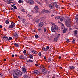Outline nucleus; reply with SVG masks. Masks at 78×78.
<instances>
[{"instance_id":"nucleus-1","label":"nucleus","mask_w":78,"mask_h":78,"mask_svg":"<svg viewBox=\"0 0 78 78\" xmlns=\"http://www.w3.org/2000/svg\"><path fill=\"white\" fill-rule=\"evenodd\" d=\"M58 26L56 25H52L51 28V30L52 32L55 33V30H58Z\"/></svg>"},{"instance_id":"nucleus-2","label":"nucleus","mask_w":78,"mask_h":78,"mask_svg":"<svg viewBox=\"0 0 78 78\" xmlns=\"http://www.w3.org/2000/svg\"><path fill=\"white\" fill-rule=\"evenodd\" d=\"M66 25L69 27H72V25H71L70 23L69 19L68 20H67L66 23Z\"/></svg>"},{"instance_id":"nucleus-3","label":"nucleus","mask_w":78,"mask_h":78,"mask_svg":"<svg viewBox=\"0 0 78 78\" xmlns=\"http://www.w3.org/2000/svg\"><path fill=\"white\" fill-rule=\"evenodd\" d=\"M16 75L18 76H21V75H22V73L20 71L18 70L16 71Z\"/></svg>"},{"instance_id":"nucleus-4","label":"nucleus","mask_w":78,"mask_h":78,"mask_svg":"<svg viewBox=\"0 0 78 78\" xmlns=\"http://www.w3.org/2000/svg\"><path fill=\"white\" fill-rule=\"evenodd\" d=\"M78 31L76 30H75L74 31V35L76 37H78Z\"/></svg>"},{"instance_id":"nucleus-5","label":"nucleus","mask_w":78,"mask_h":78,"mask_svg":"<svg viewBox=\"0 0 78 78\" xmlns=\"http://www.w3.org/2000/svg\"><path fill=\"white\" fill-rule=\"evenodd\" d=\"M34 73L35 75H39L40 74V72L38 70H35L34 71Z\"/></svg>"},{"instance_id":"nucleus-6","label":"nucleus","mask_w":78,"mask_h":78,"mask_svg":"<svg viewBox=\"0 0 78 78\" xmlns=\"http://www.w3.org/2000/svg\"><path fill=\"white\" fill-rule=\"evenodd\" d=\"M28 3L30 5H33L34 4V1L33 0H28Z\"/></svg>"},{"instance_id":"nucleus-7","label":"nucleus","mask_w":78,"mask_h":78,"mask_svg":"<svg viewBox=\"0 0 78 78\" xmlns=\"http://www.w3.org/2000/svg\"><path fill=\"white\" fill-rule=\"evenodd\" d=\"M34 9L35 12L37 13L38 12V11H39V8L38 6H36L34 7Z\"/></svg>"},{"instance_id":"nucleus-8","label":"nucleus","mask_w":78,"mask_h":78,"mask_svg":"<svg viewBox=\"0 0 78 78\" xmlns=\"http://www.w3.org/2000/svg\"><path fill=\"white\" fill-rule=\"evenodd\" d=\"M60 36V34H59L56 38H54V41H58V39H59V37Z\"/></svg>"},{"instance_id":"nucleus-9","label":"nucleus","mask_w":78,"mask_h":78,"mask_svg":"<svg viewBox=\"0 0 78 78\" xmlns=\"http://www.w3.org/2000/svg\"><path fill=\"white\" fill-rule=\"evenodd\" d=\"M44 23L43 22H41L39 24V27H42L43 26H44Z\"/></svg>"},{"instance_id":"nucleus-10","label":"nucleus","mask_w":78,"mask_h":78,"mask_svg":"<svg viewBox=\"0 0 78 78\" xmlns=\"http://www.w3.org/2000/svg\"><path fill=\"white\" fill-rule=\"evenodd\" d=\"M41 73L42 74H46L47 73V71L45 69H43Z\"/></svg>"},{"instance_id":"nucleus-11","label":"nucleus","mask_w":78,"mask_h":78,"mask_svg":"<svg viewBox=\"0 0 78 78\" xmlns=\"http://www.w3.org/2000/svg\"><path fill=\"white\" fill-rule=\"evenodd\" d=\"M43 13H44V12H45V13H46V14H47L48 13H50V12L49 11L45 10V9L43 10Z\"/></svg>"},{"instance_id":"nucleus-12","label":"nucleus","mask_w":78,"mask_h":78,"mask_svg":"<svg viewBox=\"0 0 78 78\" xmlns=\"http://www.w3.org/2000/svg\"><path fill=\"white\" fill-rule=\"evenodd\" d=\"M49 7L50 9H53V8H54V5H49Z\"/></svg>"},{"instance_id":"nucleus-13","label":"nucleus","mask_w":78,"mask_h":78,"mask_svg":"<svg viewBox=\"0 0 78 78\" xmlns=\"http://www.w3.org/2000/svg\"><path fill=\"white\" fill-rule=\"evenodd\" d=\"M75 19L77 23H78V15H76L75 17Z\"/></svg>"},{"instance_id":"nucleus-14","label":"nucleus","mask_w":78,"mask_h":78,"mask_svg":"<svg viewBox=\"0 0 78 78\" xmlns=\"http://www.w3.org/2000/svg\"><path fill=\"white\" fill-rule=\"evenodd\" d=\"M22 72L23 73H25L26 72V69L24 68H23L22 69Z\"/></svg>"},{"instance_id":"nucleus-15","label":"nucleus","mask_w":78,"mask_h":78,"mask_svg":"<svg viewBox=\"0 0 78 78\" xmlns=\"http://www.w3.org/2000/svg\"><path fill=\"white\" fill-rule=\"evenodd\" d=\"M14 36L16 37H18L19 36L18 35V34L17 33L15 32L14 34Z\"/></svg>"},{"instance_id":"nucleus-16","label":"nucleus","mask_w":78,"mask_h":78,"mask_svg":"<svg viewBox=\"0 0 78 78\" xmlns=\"http://www.w3.org/2000/svg\"><path fill=\"white\" fill-rule=\"evenodd\" d=\"M69 67L70 69V70H73L74 69H75V67L73 66H69Z\"/></svg>"},{"instance_id":"nucleus-17","label":"nucleus","mask_w":78,"mask_h":78,"mask_svg":"<svg viewBox=\"0 0 78 78\" xmlns=\"http://www.w3.org/2000/svg\"><path fill=\"white\" fill-rule=\"evenodd\" d=\"M11 25L13 27H14L16 24L12 22L11 23Z\"/></svg>"},{"instance_id":"nucleus-18","label":"nucleus","mask_w":78,"mask_h":78,"mask_svg":"<svg viewBox=\"0 0 78 78\" xmlns=\"http://www.w3.org/2000/svg\"><path fill=\"white\" fill-rule=\"evenodd\" d=\"M60 19V16H57L55 17V19L56 20H59Z\"/></svg>"},{"instance_id":"nucleus-19","label":"nucleus","mask_w":78,"mask_h":78,"mask_svg":"<svg viewBox=\"0 0 78 78\" xmlns=\"http://www.w3.org/2000/svg\"><path fill=\"white\" fill-rule=\"evenodd\" d=\"M32 53L34 54H37V52L33 50L32 51Z\"/></svg>"},{"instance_id":"nucleus-20","label":"nucleus","mask_w":78,"mask_h":78,"mask_svg":"<svg viewBox=\"0 0 78 78\" xmlns=\"http://www.w3.org/2000/svg\"><path fill=\"white\" fill-rule=\"evenodd\" d=\"M18 3H23V1H22V0H19L18 1Z\"/></svg>"},{"instance_id":"nucleus-21","label":"nucleus","mask_w":78,"mask_h":78,"mask_svg":"<svg viewBox=\"0 0 78 78\" xmlns=\"http://www.w3.org/2000/svg\"><path fill=\"white\" fill-rule=\"evenodd\" d=\"M33 62V60L30 59L28 60L27 61V62Z\"/></svg>"},{"instance_id":"nucleus-22","label":"nucleus","mask_w":78,"mask_h":78,"mask_svg":"<svg viewBox=\"0 0 78 78\" xmlns=\"http://www.w3.org/2000/svg\"><path fill=\"white\" fill-rule=\"evenodd\" d=\"M51 3L52 4V5H57V3H56V2H52Z\"/></svg>"},{"instance_id":"nucleus-23","label":"nucleus","mask_w":78,"mask_h":78,"mask_svg":"<svg viewBox=\"0 0 78 78\" xmlns=\"http://www.w3.org/2000/svg\"><path fill=\"white\" fill-rule=\"evenodd\" d=\"M4 74H3V73H0V77H2V76H3Z\"/></svg>"},{"instance_id":"nucleus-24","label":"nucleus","mask_w":78,"mask_h":78,"mask_svg":"<svg viewBox=\"0 0 78 78\" xmlns=\"http://www.w3.org/2000/svg\"><path fill=\"white\" fill-rule=\"evenodd\" d=\"M20 58L21 59H23L24 58V57H23L22 55H21V56H20Z\"/></svg>"},{"instance_id":"nucleus-25","label":"nucleus","mask_w":78,"mask_h":78,"mask_svg":"<svg viewBox=\"0 0 78 78\" xmlns=\"http://www.w3.org/2000/svg\"><path fill=\"white\" fill-rule=\"evenodd\" d=\"M67 29L66 28L65 29H64V30H63V33H65L66 32V31H67Z\"/></svg>"},{"instance_id":"nucleus-26","label":"nucleus","mask_w":78,"mask_h":78,"mask_svg":"<svg viewBox=\"0 0 78 78\" xmlns=\"http://www.w3.org/2000/svg\"><path fill=\"white\" fill-rule=\"evenodd\" d=\"M22 21L23 22V23L25 24L26 23V22L25 21V19H23L22 20Z\"/></svg>"},{"instance_id":"nucleus-27","label":"nucleus","mask_w":78,"mask_h":78,"mask_svg":"<svg viewBox=\"0 0 78 78\" xmlns=\"http://www.w3.org/2000/svg\"><path fill=\"white\" fill-rule=\"evenodd\" d=\"M9 28H14V27L12 26V25H10V26H9Z\"/></svg>"},{"instance_id":"nucleus-28","label":"nucleus","mask_w":78,"mask_h":78,"mask_svg":"<svg viewBox=\"0 0 78 78\" xmlns=\"http://www.w3.org/2000/svg\"><path fill=\"white\" fill-rule=\"evenodd\" d=\"M43 50H44V51H47V49L45 48H43Z\"/></svg>"},{"instance_id":"nucleus-29","label":"nucleus","mask_w":78,"mask_h":78,"mask_svg":"<svg viewBox=\"0 0 78 78\" xmlns=\"http://www.w3.org/2000/svg\"><path fill=\"white\" fill-rule=\"evenodd\" d=\"M14 45L16 47H18V44H17V43H15L14 44Z\"/></svg>"},{"instance_id":"nucleus-30","label":"nucleus","mask_w":78,"mask_h":78,"mask_svg":"<svg viewBox=\"0 0 78 78\" xmlns=\"http://www.w3.org/2000/svg\"><path fill=\"white\" fill-rule=\"evenodd\" d=\"M35 37L36 39H37L39 37V36L37 35H36L35 36Z\"/></svg>"},{"instance_id":"nucleus-31","label":"nucleus","mask_w":78,"mask_h":78,"mask_svg":"<svg viewBox=\"0 0 78 78\" xmlns=\"http://www.w3.org/2000/svg\"><path fill=\"white\" fill-rule=\"evenodd\" d=\"M5 40H6V41H9V39H8V37H6Z\"/></svg>"},{"instance_id":"nucleus-32","label":"nucleus","mask_w":78,"mask_h":78,"mask_svg":"<svg viewBox=\"0 0 78 78\" xmlns=\"http://www.w3.org/2000/svg\"><path fill=\"white\" fill-rule=\"evenodd\" d=\"M5 23L7 25H8V24H9V22H8V20L6 21Z\"/></svg>"},{"instance_id":"nucleus-33","label":"nucleus","mask_w":78,"mask_h":78,"mask_svg":"<svg viewBox=\"0 0 78 78\" xmlns=\"http://www.w3.org/2000/svg\"><path fill=\"white\" fill-rule=\"evenodd\" d=\"M6 36H4L3 37V39L4 40H6Z\"/></svg>"},{"instance_id":"nucleus-34","label":"nucleus","mask_w":78,"mask_h":78,"mask_svg":"<svg viewBox=\"0 0 78 78\" xmlns=\"http://www.w3.org/2000/svg\"><path fill=\"white\" fill-rule=\"evenodd\" d=\"M38 55H39V56H41V52H40L38 53Z\"/></svg>"},{"instance_id":"nucleus-35","label":"nucleus","mask_w":78,"mask_h":78,"mask_svg":"<svg viewBox=\"0 0 78 78\" xmlns=\"http://www.w3.org/2000/svg\"><path fill=\"white\" fill-rule=\"evenodd\" d=\"M29 56L30 58H33V56L31 54L29 55Z\"/></svg>"},{"instance_id":"nucleus-36","label":"nucleus","mask_w":78,"mask_h":78,"mask_svg":"<svg viewBox=\"0 0 78 78\" xmlns=\"http://www.w3.org/2000/svg\"><path fill=\"white\" fill-rule=\"evenodd\" d=\"M60 21L61 22H62L63 21V18H61L60 19Z\"/></svg>"},{"instance_id":"nucleus-37","label":"nucleus","mask_w":78,"mask_h":78,"mask_svg":"<svg viewBox=\"0 0 78 78\" xmlns=\"http://www.w3.org/2000/svg\"><path fill=\"white\" fill-rule=\"evenodd\" d=\"M66 42L69 43L70 42L69 40V39H67V40H66Z\"/></svg>"},{"instance_id":"nucleus-38","label":"nucleus","mask_w":78,"mask_h":78,"mask_svg":"<svg viewBox=\"0 0 78 78\" xmlns=\"http://www.w3.org/2000/svg\"><path fill=\"white\" fill-rule=\"evenodd\" d=\"M25 78H30V77L29 76H26L25 77Z\"/></svg>"},{"instance_id":"nucleus-39","label":"nucleus","mask_w":78,"mask_h":78,"mask_svg":"<svg viewBox=\"0 0 78 78\" xmlns=\"http://www.w3.org/2000/svg\"><path fill=\"white\" fill-rule=\"evenodd\" d=\"M75 42V39H73V41L72 42V43H74Z\"/></svg>"},{"instance_id":"nucleus-40","label":"nucleus","mask_w":78,"mask_h":78,"mask_svg":"<svg viewBox=\"0 0 78 78\" xmlns=\"http://www.w3.org/2000/svg\"><path fill=\"white\" fill-rule=\"evenodd\" d=\"M44 33H45L46 32V31H47V29H46V28H44Z\"/></svg>"},{"instance_id":"nucleus-41","label":"nucleus","mask_w":78,"mask_h":78,"mask_svg":"<svg viewBox=\"0 0 78 78\" xmlns=\"http://www.w3.org/2000/svg\"><path fill=\"white\" fill-rule=\"evenodd\" d=\"M51 61V58H48V62H50Z\"/></svg>"},{"instance_id":"nucleus-42","label":"nucleus","mask_w":78,"mask_h":78,"mask_svg":"<svg viewBox=\"0 0 78 78\" xmlns=\"http://www.w3.org/2000/svg\"><path fill=\"white\" fill-rule=\"evenodd\" d=\"M11 10H12V11H15L16 10H15V9H14V8H12L11 9Z\"/></svg>"},{"instance_id":"nucleus-43","label":"nucleus","mask_w":78,"mask_h":78,"mask_svg":"<svg viewBox=\"0 0 78 78\" xmlns=\"http://www.w3.org/2000/svg\"><path fill=\"white\" fill-rule=\"evenodd\" d=\"M55 6L56 8H58L59 5H57V4H56L55 5Z\"/></svg>"},{"instance_id":"nucleus-44","label":"nucleus","mask_w":78,"mask_h":78,"mask_svg":"<svg viewBox=\"0 0 78 78\" xmlns=\"http://www.w3.org/2000/svg\"><path fill=\"white\" fill-rule=\"evenodd\" d=\"M27 16L28 17H31V15L28 14L27 15Z\"/></svg>"},{"instance_id":"nucleus-45","label":"nucleus","mask_w":78,"mask_h":78,"mask_svg":"<svg viewBox=\"0 0 78 78\" xmlns=\"http://www.w3.org/2000/svg\"><path fill=\"white\" fill-rule=\"evenodd\" d=\"M13 78H18V77L17 76H13Z\"/></svg>"},{"instance_id":"nucleus-46","label":"nucleus","mask_w":78,"mask_h":78,"mask_svg":"<svg viewBox=\"0 0 78 78\" xmlns=\"http://www.w3.org/2000/svg\"><path fill=\"white\" fill-rule=\"evenodd\" d=\"M51 24H52V25H56L55 24V23H51Z\"/></svg>"},{"instance_id":"nucleus-47","label":"nucleus","mask_w":78,"mask_h":78,"mask_svg":"<svg viewBox=\"0 0 78 78\" xmlns=\"http://www.w3.org/2000/svg\"><path fill=\"white\" fill-rule=\"evenodd\" d=\"M27 52V50H24L23 51L24 53H26Z\"/></svg>"},{"instance_id":"nucleus-48","label":"nucleus","mask_w":78,"mask_h":78,"mask_svg":"<svg viewBox=\"0 0 78 78\" xmlns=\"http://www.w3.org/2000/svg\"><path fill=\"white\" fill-rule=\"evenodd\" d=\"M21 11H22L23 12H25V10H24V9H22Z\"/></svg>"},{"instance_id":"nucleus-49","label":"nucleus","mask_w":78,"mask_h":78,"mask_svg":"<svg viewBox=\"0 0 78 78\" xmlns=\"http://www.w3.org/2000/svg\"><path fill=\"white\" fill-rule=\"evenodd\" d=\"M14 8L15 9H17V7L16 6H15L14 7Z\"/></svg>"},{"instance_id":"nucleus-50","label":"nucleus","mask_w":78,"mask_h":78,"mask_svg":"<svg viewBox=\"0 0 78 78\" xmlns=\"http://www.w3.org/2000/svg\"><path fill=\"white\" fill-rule=\"evenodd\" d=\"M15 5H16L15 4H13V5H12L11 6L12 7H14V6H15Z\"/></svg>"},{"instance_id":"nucleus-51","label":"nucleus","mask_w":78,"mask_h":78,"mask_svg":"<svg viewBox=\"0 0 78 78\" xmlns=\"http://www.w3.org/2000/svg\"><path fill=\"white\" fill-rule=\"evenodd\" d=\"M9 40H12V37H9Z\"/></svg>"},{"instance_id":"nucleus-52","label":"nucleus","mask_w":78,"mask_h":78,"mask_svg":"<svg viewBox=\"0 0 78 78\" xmlns=\"http://www.w3.org/2000/svg\"><path fill=\"white\" fill-rule=\"evenodd\" d=\"M46 48L47 49H49L50 47L49 46H47Z\"/></svg>"},{"instance_id":"nucleus-53","label":"nucleus","mask_w":78,"mask_h":78,"mask_svg":"<svg viewBox=\"0 0 78 78\" xmlns=\"http://www.w3.org/2000/svg\"><path fill=\"white\" fill-rule=\"evenodd\" d=\"M41 67L42 68H44V65H41Z\"/></svg>"},{"instance_id":"nucleus-54","label":"nucleus","mask_w":78,"mask_h":78,"mask_svg":"<svg viewBox=\"0 0 78 78\" xmlns=\"http://www.w3.org/2000/svg\"><path fill=\"white\" fill-rule=\"evenodd\" d=\"M12 56L13 58H14V54L12 55Z\"/></svg>"},{"instance_id":"nucleus-55","label":"nucleus","mask_w":78,"mask_h":78,"mask_svg":"<svg viewBox=\"0 0 78 78\" xmlns=\"http://www.w3.org/2000/svg\"><path fill=\"white\" fill-rule=\"evenodd\" d=\"M7 4H11V3L10 2H7Z\"/></svg>"},{"instance_id":"nucleus-56","label":"nucleus","mask_w":78,"mask_h":78,"mask_svg":"<svg viewBox=\"0 0 78 78\" xmlns=\"http://www.w3.org/2000/svg\"><path fill=\"white\" fill-rule=\"evenodd\" d=\"M12 1V0H7V2H11Z\"/></svg>"},{"instance_id":"nucleus-57","label":"nucleus","mask_w":78,"mask_h":78,"mask_svg":"<svg viewBox=\"0 0 78 78\" xmlns=\"http://www.w3.org/2000/svg\"><path fill=\"white\" fill-rule=\"evenodd\" d=\"M18 17L19 19H21V18L20 17V16H18Z\"/></svg>"},{"instance_id":"nucleus-58","label":"nucleus","mask_w":78,"mask_h":78,"mask_svg":"<svg viewBox=\"0 0 78 78\" xmlns=\"http://www.w3.org/2000/svg\"><path fill=\"white\" fill-rule=\"evenodd\" d=\"M3 27V26L2 25H0V28H2Z\"/></svg>"},{"instance_id":"nucleus-59","label":"nucleus","mask_w":78,"mask_h":78,"mask_svg":"<svg viewBox=\"0 0 78 78\" xmlns=\"http://www.w3.org/2000/svg\"><path fill=\"white\" fill-rule=\"evenodd\" d=\"M47 58H46V57L45 56H44V59H45V60H46Z\"/></svg>"},{"instance_id":"nucleus-60","label":"nucleus","mask_w":78,"mask_h":78,"mask_svg":"<svg viewBox=\"0 0 78 78\" xmlns=\"http://www.w3.org/2000/svg\"><path fill=\"white\" fill-rule=\"evenodd\" d=\"M35 66H37V67L38 66H39V65H38V64H35Z\"/></svg>"},{"instance_id":"nucleus-61","label":"nucleus","mask_w":78,"mask_h":78,"mask_svg":"<svg viewBox=\"0 0 78 78\" xmlns=\"http://www.w3.org/2000/svg\"><path fill=\"white\" fill-rule=\"evenodd\" d=\"M53 16H54V15L53 14L51 15V17H53Z\"/></svg>"},{"instance_id":"nucleus-62","label":"nucleus","mask_w":78,"mask_h":78,"mask_svg":"<svg viewBox=\"0 0 78 78\" xmlns=\"http://www.w3.org/2000/svg\"><path fill=\"white\" fill-rule=\"evenodd\" d=\"M6 61V59H4V61Z\"/></svg>"},{"instance_id":"nucleus-63","label":"nucleus","mask_w":78,"mask_h":78,"mask_svg":"<svg viewBox=\"0 0 78 78\" xmlns=\"http://www.w3.org/2000/svg\"><path fill=\"white\" fill-rule=\"evenodd\" d=\"M58 58H59V59H61V57L59 56V57H58Z\"/></svg>"},{"instance_id":"nucleus-64","label":"nucleus","mask_w":78,"mask_h":78,"mask_svg":"<svg viewBox=\"0 0 78 78\" xmlns=\"http://www.w3.org/2000/svg\"><path fill=\"white\" fill-rule=\"evenodd\" d=\"M15 56L17 57V55L16 54L15 55Z\"/></svg>"}]
</instances>
